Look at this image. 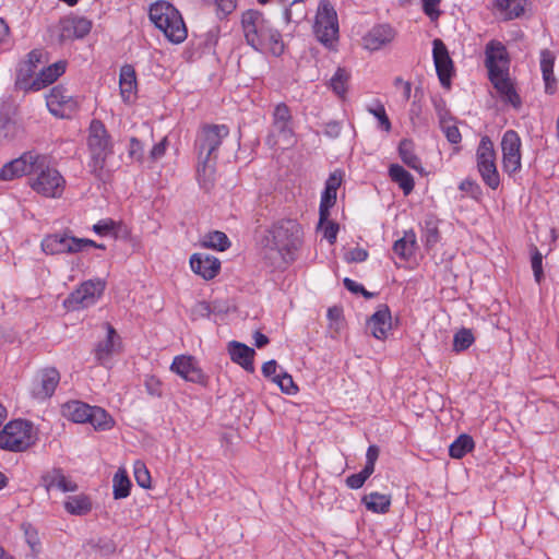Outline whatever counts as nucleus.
I'll return each instance as SVG.
<instances>
[{"mask_svg": "<svg viewBox=\"0 0 559 559\" xmlns=\"http://www.w3.org/2000/svg\"><path fill=\"white\" fill-rule=\"evenodd\" d=\"M527 0H495L493 8L504 20H514L525 12Z\"/></svg>", "mask_w": 559, "mask_h": 559, "instance_id": "7c9ffc66", "label": "nucleus"}, {"mask_svg": "<svg viewBox=\"0 0 559 559\" xmlns=\"http://www.w3.org/2000/svg\"><path fill=\"white\" fill-rule=\"evenodd\" d=\"M228 354L230 359L241 366L246 371L253 372V357L255 352L253 348L247 346L243 343L231 341L228 344Z\"/></svg>", "mask_w": 559, "mask_h": 559, "instance_id": "cd10ccee", "label": "nucleus"}, {"mask_svg": "<svg viewBox=\"0 0 559 559\" xmlns=\"http://www.w3.org/2000/svg\"><path fill=\"white\" fill-rule=\"evenodd\" d=\"M20 126L12 119L9 111L0 112V139L13 140L19 135Z\"/></svg>", "mask_w": 559, "mask_h": 559, "instance_id": "c03bdc74", "label": "nucleus"}, {"mask_svg": "<svg viewBox=\"0 0 559 559\" xmlns=\"http://www.w3.org/2000/svg\"><path fill=\"white\" fill-rule=\"evenodd\" d=\"M46 105L51 115L69 119L79 108L78 99L62 85L53 86L46 96Z\"/></svg>", "mask_w": 559, "mask_h": 559, "instance_id": "f8f14e48", "label": "nucleus"}, {"mask_svg": "<svg viewBox=\"0 0 559 559\" xmlns=\"http://www.w3.org/2000/svg\"><path fill=\"white\" fill-rule=\"evenodd\" d=\"M416 249V235L413 230L404 233V236L397 239L393 245V252L402 260H409Z\"/></svg>", "mask_w": 559, "mask_h": 559, "instance_id": "72a5a7b5", "label": "nucleus"}, {"mask_svg": "<svg viewBox=\"0 0 559 559\" xmlns=\"http://www.w3.org/2000/svg\"><path fill=\"white\" fill-rule=\"evenodd\" d=\"M119 88L121 98L124 103H131L135 98L138 81L133 66L124 64L120 68Z\"/></svg>", "mask_w": 559, "mask_h": 559, "instance_id": "a878e982", "label": "nucleus"}, {"mask_svg": "<svg viewBox=\"0 0 559 559\" xmlns=\"http://www.w3.org/2000/svg\"><path fill=\"white\" fill-rule=\"evenodd\" d=\"M389 175L395 183L408 195L415 186L413 176L399 164H392L389 168Z\"/></svg>", "mask_w": 559, "mask_h": 559, "instance_id": "c9c22d12", "label": "nucleus"}, {"mask_svg": "<svg viewBox=\"0 0 559 559\" xmlns=\"http://www.w3.org/2000/svg\"><path fill=\"white\" fill-rule=\"evenodd\" d=\"M64 508L71 514L85 515L92 510V503L86 496H71L64 502Z\"/></svg>", "mask_w": 559, "mask_h": 559, "instance_id": "79ce46f5", "label": "nucleus"}, {"mask_svg": "<svg viewBox=\"0 0 559 559\" xmlns=\"http://www.w3.org/2000/svg\"><path fill=\"white\" fill-rule=\"evenodd\" d=\"M35 174L37 176L31 183L33 190L47 198L61 197L66 181L57 169L47 165L46 156H44V166Z\"/></svg>", "mask_w": 559, "mask_h": 559, "instance_id": "9b49d317", "label": "nucleus"}, {"mask_svg": "<svg viewBox=\"0 0 559 559\" xmlns=\"http://www.w3.org/2000/svg\"><path fill=\"white\" fill-rule=\"evenodd\" d=\"M555 61L556 56L551 50L547 48L540 50L539 66L545 84V93L548 95L555 94L558 87V81L554 73Z\"/></svg>", "mask_w": 559, "mask_h": 559, "instance_id": "b1692460", "label": "nucleus"}, {"mask_svg": "<svg viewBox=\"0 0 559 559\" xmlns=\"http://www.w3.org/2000/svg\"><path fill=\"white\" fill-rule=\"evenodd\" d=\"M477 170L484 183L492 190L500 186V175L496 164V151L489 136H483L476 150Z\"/></svg>", "mask_w": 559, "mask_h": 559, "instance_id": "1a4fd4ad", "label": "nucleus"}, {"mask_svg": "<svg viewBox=\"0 0 559 559\" xmlns=\"http://www.w3.org/2000/svg\"><path fill=\"white\" fill-rule=\"evenodd\" d=\"M67 63L64 61H58L44 68L32 83V88L39 91L49 84H52L66 72Z\"/></svg>", "mask_w": 559, "mask_h": 559, "instance_id": "c756f323", "label": "nucleus"}, {"mask_svg": "<svg viewBox=\"0 0 559 559\" xmlns=\"http://www.w3.org/2000/svg\"><path fill=\"white\" fill-rule=\"evenodd\" d=\"M485 66L488 70V78L509 73V55L503 44L490 40L485 49Z\"/></svg>", "mask_w": 559, "mask_h": 559, "instance_id": "dca6fc26", "label": "nucleus"}, {"mask_svg": "<svg viewBox=\"0 0 559 559\" xmlns=\"http://www.w3.org/2000/svg\"><path fill=\"white\" fill-rule=\"evenodd\" d=\"M368 258V251L360 247H355L348 249L345 254L344 259L346 262H364Z\"/></svg>", "mask_w": 559, "mask_h": 559, "instance_id": "bf43d9fd", "label": "nucleus"}, {"mask_svg": "<svg viewBox=\"0 0 559 559\" xmlns=\"http://www.w3.org/2000/svg\"><path fill=\"white\" fill-rule=\"evenodd\" d=\"M342 183V176L338 173H332L325 181V188L321 195L319 207V225L328 221L330 216V209L336 202L337 189Z\"/></svg>", "mask_w": 559, "mask_h": 559, "instance_id": "6ab92c4d", "label": "nucleus"}, {"mask_svg": "<svg viewBox=\"0 0 559 559\" xmlns=\"http://www.w3.org/2000/svg\"><path fill=\"white\" fill-rule=\"evenodd\" d=\"M379 453H380V450H379L378 445L371 444L368 447L367 453H366V464L364 466L365 473L371 472L373 474L374 465L379 457Z\"/></svg>", "mask_w": 559, "mask_h": 559, "instance_id": "13d9d810", "label": "nucleus"}, {"mask_svg": "<svg viewBox=\"0 0 559 559\" xmlns=\"http://www.w3.org/2000/svg\"><path fill=\"white\" fill-rule=\"evenodd\" d=\"M112 483L115 499H123L130 495L131 481L124 471L119 469L115 474Z\"/></svg>", "mask_w": 559, "mask_h": 559, "instance_id": "a18cd8bd", "label": "nucleus"}, {"mask_svg": "<svg viewBox=\"0 0 559 559\" xmlns=\"http://www.w3.org/2000/svg\"><path fill=\"white\" fill-rule=\"evenodd\" d=\"M134 477L138 485L142 488L151 487V475L146 466L142 462H135L134 464Z\"/></svg>", "mask_w": 559, "mask_h": 559, "instance_id": "603ef678", "label": "nucleus"}, {"mask_svg": "<svg viewBox=\"0 0 559 559\" xmlns=\"http://www.w3.org/2000/svg\"><path fill=\"white\" fill-rule=\"evenodd\" d=\"M106 340L99 342L95 348V358L103 366L108 365L111 356L118 350V347L120 346V337L116 330L108 323L106 324Z\"/></svg>", "mask_w": 559, "mask_h": 559, "instance_id": "393cba45", "label": "nucleus"}, {"mask_svg": "<svg viewBox=\"0 0 559 559\" xmlns=\"http://www.w3.org/2000/svg\"><path fill=\"white\" fill-rule=\"evenodd\" d=\"M350 72L345 68L340 67L331 78L329 86L338 97L344 98L347 93Z\"/></svg>", "mask_w": 559, "mask_h": 559, "instance_id": "ea45409f", "label": "nucleus"}, {"mask_svg": "<svg viewBox=\"0 0 559 559\" xmlns=\"http://www.w3.org/2000/svg\"><path fill=\"white\" fill-rule=\"evenodd\" d=\"M343 283H344V286L346 287V289H348L349 292H352L354 294H361L367 299L373 297L372 293L366 290L361 284L357 283L354 280L346 277V278H344Z\"/></svg>", "mask_w": 559, "mask_h": 559, "instance_id": "e2e57ef3", "label": "nucleus"}, {"mask_svg": "<svg viewBox=\"0 0 559 559\" xmlns=\"http://www.w3.org/2000/svg\"><path fill=\"white\" fill-rule=\"evenodd\" d=\"M167 146H168L167 138H164L160 142H158L157 144H155L152 147V150L150 152L151 159L157 160V159L162 158L167 151Z\"/></svg>", "mask_w": 559, "mask_h": 559, "instance_id": "774afa93", "label": "nucleus"}, {"mask_svg": "<svg viewBox=\"0 0 559 559\" xmlns=\"http://www.w3.org/2000/svg\"><path fill=\"white\" fill-rule=\"evenodd\" d=\"M41 484L47 491L58 489L62 492L75 491L78 486L70 480L60 468H53L41 477Z\"/></svg>", "mask_w": 559, "mask_h": 559, "instance_id": "c85d7f7f", "label": "nucleus"}, {"mask_svg": "<svg viewBox=\"0 0 559 559\" xmlns=\"http://www.w3.org/2000/svg\"><path fill=\"white\" fill-rule=\"evenodd\" d=\"M501 100L506 104L511 105L514 109H520L522 106V99L518 94L510 76L508 74H499L497 76L488 78Z\"/></svg>", "mask_w": 559, "mask_h": 559, "instance_id": "4be33fe9", "label": "nucleus"}, {"mask_svg": "<svg viewBox=\"0 0 559 559\" xmlns=\"http://www.w3.org/2000/svg\"><path fill=\"white\" fill-rule=\"evenodd\" d=\"M240 24L247 45L255 51L275 57L284 52L282 34L260 11H245L241 14Z\"/></svg>", "mask_w": 559, "mask_h": 559, "instance_id": "f257e3e1", "label": "nucleus"}, {"mask_svg": "<svg viewBox=\"0 0 559 559\" xmlns=\"http://www.w3.org/2000/svg\"><path fill=\"white\" fill-rule=\"evenodd\" d=\"M391 312L386 306L378 309L368 320V329L377 340H384L391 330Z\"/></svg>", "mask_w": 559, "mask_h": 559, "instance_id": "bb28decb", "label": "nucleus"}, {"mask_svg": "<svg viewBox=\"0 0 559 559\" xmlns=\"http://www.w3.org/2000/svg\"><path fill=\"white\" fill-rule=\"evenodd\" d=\"M12 162L19 168L22 176H25L37 173L44 166V155L29 151Z\"/></svg>", "mask_w": 559, "mask_h": 559, "instance_id": "2f4dec72", "label": "nucleus"}, {"mask_svg": "<svg viewBox=\"0 0 559 559\" xmlns=\"http://www.w3.org/2000/svg\"><path fill=\"white\" fill-rule=\"evenodd\" d=\"M475 342L473 332L469 329H461L453 336V350L461 353L469 348Z\"/></svg>", "mask_w": 559, "mask_h": 559, "instance_id": "49530a36", "label": "nucleus"}, {"mask_svg": "<svg viewBox=\"0 0 559 559\" xmlns=\"http://www.w3.org/2000/svg\"><path fill=\"white\" fill-rule=\"evenodd\" d=\"M119 227V223L111 218H105L98 221L93 225V230L99 236H107L109 234L116 233V229Z\"/></svg>", "mask_w": 559, "mask_h": 559, "instance_id": "864d4df0", "label": "nucleus"}, {"mask_svg": "<svg viewBox=\"0 0 559 559\" xmlns=\"http://www.w3.org/2000/svg\"><path fill=\"white\" fill-rule=\"evenodd\" d=\"M201 245L204 248L225 251L230 247V241L225 233L214 230L203 237Z\"/></svg>", "mask_w": 559, "mask_h": 559, "instance_id": "a19ab883", "label": "nucleus"}, {"mask_svg": "<svg viewBox=\"0 0 559 559\" xmlns=\"http://www.w3.org/2000/svg\"><path fill=\"white\" fill-rule=\"evenodd\" d=\"M170 370L188 382L204 384L206 381L205 374L192 356H176Z\"/></svg>", "mask_w": 559, "mask_h": 559, "instance_id": "a211bd4d", "label": "nucleus"}, {"mask_svg": "<svg viewBox=\"0 0 559 559\" xmlns=\"http://www.w3.org/2000/svg\"><path fill=\"white\" fill-rule=\"evenodd\" d=\"M273 381L276 382L281 390L286 394H295L298 391L297 385L295 384L293 377L286 372L277 374L273 378Z\"/></svg>", "mask_w": 559, "mask_h": 559, "instance_id": "3c124183", "label": "nucleus"}, {"mask_svg": "<svg viewBox=\"0 0 559 559\" xmlns=\"http://www.w3.org/2000/svg\"><path fill=\"white\" fill-rule=\"evenodd\" d=\"M440 127L450 143L457 144L461 142V132L452 119L442 118L440 120Z\"/></svg>", "mask_w": 559, "mask_h": 559, "instance_id": "09e8293b", "label": "nucleus"}, {"mask_svg": "<svg viewBox=\"0 0 559 559\" xmlns=\"http://www.w3.org/2000/svg\"><path fill=\"white\" fill-rule=\"evenodd\" d=\"M41 250L46 254L76 253L83 251L87 247L105 249V245L96 243L94 240L86 238H78L72 231L66 229L61 233L46 235L40 242Z\"/></svg>", "mask_w": 559, "mask_h": 559, "instance_id": "39448f33", "label": "nucleus"}, {"mask_svg": "<svg viewBox=\"0 0 559 559\" xmlns=\"http://www.w3.org/2000/svg\"><path fill=\"white\" fill-rule=\"evenodd\" d=\"M150 19L166 38L180 44L186 40L188 31L180 12L167 1H157L150 8Z\"/></svg>", "mask_w": 559, "mask_h": 559, "instance_id": "20e7f679", "label": "nucleus"}, {"mask_svg": "<svg viewBox=\"0 0 559 559\" xmlns=\"http://www.w3.org/2000/svg\"><path fill=\"white\" fill-rule=\"evenodd\" d=\"M395 37V31L389 24H378L362 37L365 49L376 51L390 44Z\"/></svg>", "mask_w": 559, "mask_h": 559, "instance_id": "412c9836", "label": "nucleus"}, {"mask_svg": "<svg viewBox=\"0 0 559 559\" xmlns=\"http://www.w3.org/2000/svg\"><path fill=\"white\" fill-rule=\"evenodd\" d=\"M270 136L277 138L275 143L283 141L285 145L294 143V128L290 109L284 103L277 104L273 111Z\"/></svg>", "mask_w": 559, "mask_h": 559, "instance_id": "4468645a", "label": "nucleus"}, {"mask_svg": "<svg viewBox=\"0 0 559 559\" xmlns=\"http://www.w3.org/2000/svg\"><path fill=\"white\" fill-rule=\"evenodd\" d=\"M432 57L438 79L443 87H450L451 78L454 71L453 61L444 43L436 38L432 41Z\"/></svg>", "mask_w": 559, "mask_h": 559, "instance_id": "f3484780", "label": "nucleus"}, {"mask_svg": "<svg viewBox=\"0 0 559 559\" xmlns=\"http://www.w3.org/2000/svg\"><path fill=\"white\" fill-rule=\"evenodd\" d=\"M21 528L24 532L25 540L27 545L31 547L33 554L39 552L40 540L37 530L29 523H23L21 525Z\"/></svg>", "mask_w": 559, "mask_h": 559, "instance_id": "8fccbe9b", "label": "nucleus"}, {"mask_svg": "<svg viewBox=\"0 0 559 559\" xmlns=\"http://www.w3.org/2000/svg\"><path fill=\"white\" fill-rule=\"evenodd\" d=\"M19 177H22V174L12 160L4 164L0 169V180L9 181Z\"/></svg>", "mask_w": 559, "mask_h": 559, "instance_id": "052dcab7", "label": "nucleus"}, {"mask_svg": "<svg viewBox=\"0 0 559 559\" xmlns=\"http://www.w3.org/2000/svg\"><path fill=\"white\" fill-rule=\"evenodd\" d=\"M475 447L474 440L468 435L459 436L449 448V455L453 459H462Z\"/></svg>", "mask_w": 559, "mask_h": 559, "instance_id": "58836bf2", "label": "nucleus"}, {"mask_svg": "<svg viewBox=\"0 0 559 559\" xmlns=\"http://www.w3.org/2000/svg\"><path fill=\"white\" fill-rule=\"evenodd\" d=\"M61 37L74 39L85 37L92 28V22L82 16H67L61 20Z\"/></svg>", "mask_w": 559, "mask_h": 559, "instance_id": "5701e85b", "label": "nucleus"}, {"mask_svg": "<svg viewBox=\"0 0 559 559\" xmlns=\"http://www.w3.org/2000/svg\"><path fill=\"white\" fill-rule=\"evenodd\" d=\"M367 510L373 513H386L390 510L391 497L380 492H370L361 499Z\"/></svg>", "mask_w": 559, "mask_h": 559, "instance_id": "f704fd0d", "label": "nucleus"}, {"mask_svg": "<svg viewBox=\"0 0 559 559\" xmlns=\"http://www.w3.org/2000/svg\"><path fill=\"white\" fill-rule=\"evenodd\" d=\"M372 475L371 472L365 473L362 468L357 474H352L346 478V485L350 489H359L364 486L365 481Z\"/></svg>", "mask_w": 559, "mask_h": 559, "instance_id": "6e6d98bb", "label": "nucleus"}, {"mask_svg": "<svg viewBox=\"0 0 559 559\" xmlns=\"http://www.w3.org/2000/svg\"><path fill=\"white\" fill-rule=\"evenodd\" d=\"M229 135L226 124H202L195 135L194 148L198 153V178L204 185L210 181L215 170L217 151L224 139Z\"/></svg>", "mask_w": 559, "mask_h": 559, "instance_id": "f03ea898", "label": "nucleus"}, {"mask_svg": "<svg viewBox=\"0 0 559 559\" xmlns=\"http://www.w3.org/2000/svg\"><path fill=\"white\" fill-rule=\"evenodd\" d=\"M106 288V281L91 278L81 283L63 301L67 310L75 311L95 305L103 296Z\"/></svg>", "mask_w": 559, "mask_h": 559, "instance_id": "9d476101", "label": "nucleus"}, {"mask_svg": "<svg viewBox=\"0 0 559 559\" xmlns=\"http://www.w3.org/2000/svg\"><path fill=\"white\" fill-rule=\"evenodd\" d=\"M36 441L33 425L26 420H13L0 432V448L12 452L27 450Z\"/></svg>", "mask_w": 559, "mask_h": 559, "instance_id": "0eeeda50", "label": "nucleus"}, {"mask_svg": "<svg viewBox=\"0 0 559 559\" xmlns=\"http://www.w3.org/2000/svg\"><path fill=\"white\" fill-rule=\"evenodd\" d=\"M87 423L91 424L96 430H108L114 427V419L102 407L92 406Z\"/></svg>", "mask_w": 559, "mask_h": 559, "instance_id": "4c0bfd02", "label": "nucleus"}, {"mask_svg": "<svg viewBox=\"0 0 559 559\" xmlns=\"http://www.w3.org/2000/svg\"><path fill=\"white\" fill-rule=\"evenodd\" d=\"M92 406L81 401H70L62 405V414L79 424L87 423Z\"/></svg>", "mask_w": 559, "mask_h": 559, "instance_id": "473e14b6", "label": "nucleus"}, {"mask_svg": "<svg viewBox=\"0 0 559 559\" xmlns=\"http://www.w3.org/2000/svg\"><path fill=\"white\" fill-rule=\"evenodd\" d=\"M367 111L369 114H371L377 120H378V127L385 131V132H390L391 129H392V124H391V121L386 115V111H385V108L383 106V104H381L380 102H377L376 106L371 107H367Z\"/></svg>", "mask_w": 559, "mask_h": 559, "instance_id": "de8ad7c7", "label": "nucleus"}, {"mask_svg": "<svg viewBox=\"0 0 559 559\" xmlns=\"http://www.w3.org/2000/svg\"><path fill=\"white\" fill-rule=\"evenodd\" d=\"M191 270L205 281L216 277L221 271V261L206 253H193L190 257Z\"/></svg>", "mask_w": 559, "mask_h": 559, "instance_id": "aec40b11", "label": "nucleus"}, {"mask_svg": "<svg viewBox=\"0 0 559 559\" xmlns=\"http://www.w3.org/2000/svg\"><path fill=\"white\" fill-rule=\"evenodd\" d=\"M144 386L147 394L154 397H160L163 395V383L155 376H146L144 379Z\"/></svg>", "mask_w": 559, "mask_h": 559, "instance_id": "5fc2aeb1", "label": "nucleus"}, {"mask_svg": "<svg viewBox=\"0 0 559 559\" xmlns=\"http://www.w3.org/2000/svg\"><path fill=\"white\" fill-rule=\"evenodd\" d=\"M307 15L306 0H293L289 8L284 11V19L287 23L299 24L307 19Z\"/></svg>", "mask_w": 559, "mask_h": 559, "instance_id": "37998d69", "label": "nucleus"}, {"mask_svg": "<svg viewBox=\"0 0 559 559\" xmlns=\"http://www.w3.org/2000/svg\"><path fill=\"white\" fill-rule=\"evenodd\" d=\"M60 382V373L53 367H46L37 371L35 374L31 394L38 401L51 397Z\"/></svg>", "mask_w": 559, "mask_h": 559, "instance_id": "2eb2a0df", "label": "nucleus"}, {"mask_svg": "<svg viewBox=\"0 0 559 559\" xmlns=\"http://www.w3.org/2000/svg\"><path fill=\"white\" fill-rule=\"evenodd\" d=\"M423 10L431 20H437L440 16L439 4L440 0H421Z\"/></svg>", "mask_w": 559, "mask_h": 559, "instance_id": "680f3d73", "label": "nucleus"}, {"mask_svg": "<svg viewBox=\"0 0 559 559\" xmlns=\"http://www.w3.org/2000/svg\"><path fill=\"white\" fill-rule=\"evenodd\" d=\"M521 138L514 130H508L501 139L502 168L509 176L518 174L522 168Z\"/></svg>", "mask_w": 559, "mask_h": 559, "instance_id": "ddd939ff", "label": "nucleus"}, {"mask_svg": "<svg viewBox=\"0 0 559 559\" xmlns=\"http://www.w3.org/2000/svg\"><path fill=\"white\" fill-rule=\"evenodd\" d=\"M324 225L323 236L324 238L333 245L336 241L337 233H338V224L334 222L325 221L321 226Z\"/></svg>", "mask_w": 559, "mask_h": 559, "instance_id": "338daca9", "label": "nucleus"}, {"mask_svg": "<svg viewBox=\"0 0 559 559\" xmlns=\"http://www.w3.org/2000/svg\"><path fill=\"white\" fill-rule=\"evenodd\" d=\"M273 249L278 252L284 265L293 263L302 243V227L295 219H281L270 229Z\"/></svg>", "mask_w": 559, "mask_h": 559, "instance_id": "7ed1b4c3", "label": "nucleus"}, {"mask_svg": "<svg viewBox=\"0 0 559 559\" xmlns=\"http://www.w3.org/2000/svg\"><path fill=\"white\" fill-rule=\"evenodd\" d=\"M313 33L317 39L329 48L338 38L337 13L329 0H321L318 4Z\"/></svg>", "mask_w": 559, "mask_h": 559, "instance_id": "6e6552de", "label": "nucleus"}, {"mask_svg": "<svg viewBox=\"0 0 559 559\" xmlns=\"http://www.w3.org/2000/svg\"><path fill=\"white\" fill-rule=\"evenodd\" d=\"M532 270L534 273V277L537 283H539L543 278V257L542 253L536 250L532 255Z\"/></svg>", "mask_w": 559, "mask_h": 559, "instance_id": "0e129e2a", "label": "nucleus"}, {"mask_svg": "<svg viewBox=\"0 0 559 559\" xmlns=\"http://www.w3.org/2000/svg\"><path fill=\"white\" fill-rule=\"evenodd\" d=\"M399 154L402 162L409 168L417 171L423 170L420 158L415 154L414 143L412 140L403 139L400 142Z\"/></svg>", "mask_w": 559, "mask_h": 559, "instance_id": "e433bc0d", "label": "nucleus"}, {"mask_svg": "<svg viewBox=\"0 0 559 559\" xmlns=\"http://www.w3.org/2000/svg\"><path fill=\"white\" fill-rule=\"evenodd\" d=\"M424 239L427 247H433L440 240V233L433 223H427L424 230Z\"/></svg>", "mask_w": 559, "mask_h": 559, "instance_id": "4d7b16f0", "label": "nucleus"}, {"mask_svg": "<svg viewBox=\"0 0 559 559\" xmlns=\"http://www.w3.org/2000/svg\"><path fill=\"white\" fill-rule=\"evenodd\" d=\"M87 147L91 154L90 167L93 173L104 168L107 157L112 152L110 135L105 124L97 119L91 121L87 136Z\"/></svg>", "mask_w": 559, "mask_h": 559, "instance_id": "423d86ee", "label": "nucleus"}, {"mask_svg": "<svg viewBox=\"0 0 559 559\" xmlns=\"http://www.w3.org/2000/svg\"><path fill=\"white\" fill-rule=\"evenodd\" d=\"M144 147L140 140L132 138L129 144V155L131 158L141 162L143 159Z\"/></svg>", "mask_w": 559, "mask_h": 559, "instance_id": "69168bd1", "label": "nucleus"}]
</instances>
